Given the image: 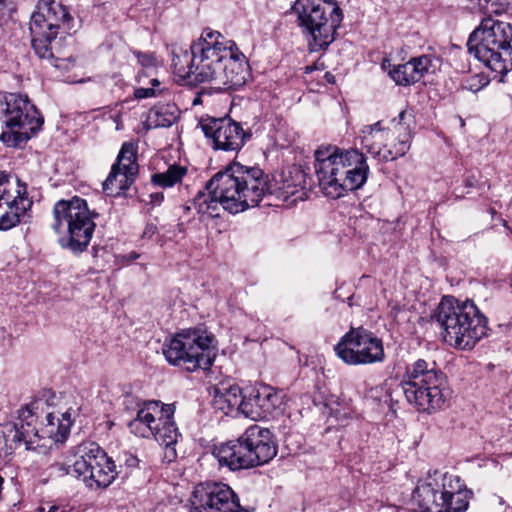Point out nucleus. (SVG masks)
<instances>
[{"instance_id":"obj_11","label":"nucleus","mask_w":512,"mask_h":512,"mask_svg":"<svg viewBox=\"0 0 512 512\" xmlns=\"http://www.w3.org/2000/svg\"><path fill=\"white\" fill-rule=\"evenodd\" d=\"M216 340L205 327L182 329L162 346L166 360L172 365L187 364L190 371L208 369L214 360Z\"/></svg>"},{"instance_id":"obj_4","label":"nucleus","mask_w":512,"mask_h":512,"mask_svg":"<svg viewBox=\"0 0 512 512\" xmlns=\"http://www.w3.org/2000/svg\"><path fill=\"white\" fill-rule=\"evenodd\" d=\"M222 201V208L232 214L255 207L267 195L268 176L259 167L232 163L217 172L206 184Z\"/></svg>"},{"instance_id":"obj_16","label":"nucleus","mask_w":512,"mask_h":512,"mask_svg":"<svg viewBox=\"0 0 512 512\" xmlns=\"http://www.w3.org/2000/svg\"><path fill=\"white\" fill-rule=\"evenodd\" d=\"M199 126L214 151L239 152L250 139L249 131L230 117L202 118Z\"/></svg>"},{"instance_id":"obj_30","label":"nucleus","mask_w":512,"mask_h":512,"mask_svg":"<svg viewBox=\"0 0 512 512\" xmlns=\"http://www.w3.org/2000/svg\"><path fill=\"white\" fill-rule=\"evenodd\" d=\"M185 166L173 164L165 172L155 173L151 176L153 184L162 188H171L180 183L187 174Z\"/></svg>"},{"instance_id":"obj_37","label":"nucleus","mask_w":512,"mask_h":512,"mask_svg":"<svg viewBox=\"0 0 512 512\" xmlns=\"http://www.w3.org/2000/svg\"><path fill=\"white\" fill-rule=\"evenodd\" d=\"M157 232L156 225L149 223L145 226L144 231L142 233L143 238L151 239Z\"/></svg>"},{"instance_id":"obj_43","label":"nucleus","mask_w":512,"mask_h":512,"mask_svg":"<svg viewBox=\"0 0 512 512\" xmlns=\"http://www.w3.org/2000/svg\"><path fill=\"white\" fill-rule=\"evenodd\" d=\"M6 11V0H0V19L5 15Z\"/></svg>"},{"instance_id":"obj_3","label":"nucleus","mask_w":512,"mask_h":512,"mask_svg":"<svg viewBox=\"0 0 512 512\" xmlns=\"http://www.w3.org/2000/svg\"><path fill=\"white\" fill-rule=\"evenodd\" d=\"M432 321L439 327L443 342L457 350H471L487 336V318L472 300L444 296Z\"/></svg>"},{"instance_id":"obj_40","label":"nucleus","mask_w":512,"mask_h":512,"mask_svg":"<svg viewBox=\"0 0 512 512\" xmlns=\"http://www.w3.org/2000/svg\"><path fill=\"white\" fill-rule=\"evenodd\" d=\"M489 503L491 506H496V505H499V506H503L505 504V501L502 497L500 496H497V495H493L490 499H489Z\"/></svg>"},{"instance_id":"obj_5","label":"nucleus","mask_w":512,"mask_h":512,"mask_svg":"<svg viewBox=\"0 0 512 512\" xmlns=\"http://www.w3.org/2000/svg\"><path fill=\"white\" fill-rule=\"evenodd\" d=\"M473 491L456 474L434 470L418 480L412 493L414 512H466Z\"/></svg>"},{"instance_id":"obj_19","label":"nucleus","mask_w":512,"mask_h":512,"mask_svg":"<svg viewBox=\"0 0 512 512\" xmlns=\"http://www.w3.org/2000/svg\"><path fill=\"white\" fill-rule=\"evenodd\" d=\"M138 146L134 142H124L116 162L103 182V190L109 196H120L134 183L139 171L137 163Z\"/></svg>"},{"instance_id":"obj_9","label":"nucleus","mask_w":512,"mask_h":512,"mask_svg":"<svg viewBox=\"0 0 512 512\" xmlns=\"http://www.w3.org/2000/svg\"><path fill=\"white\" fill-rule=\"evenodd\" d=\"M97 216L86 200L78 196L57 201L53 207L52 229L61 235L60 246L75 254L84 252L93 237Z\"/></svg>"},{"instance_id":"obj_15","label":"nucleus","mask_w":512,"mask_h":512,"mask_svg":"<svg viewBox=\"0 0 512 512\" xmlns=\"http://www.w3.org/2000/svg\"><path fill=\"white\" fill-rule=\"evenodd\" d=\"M335 352L350 365L372 364L384 359L382 340L363 327L351 328L335 346Z\"/></svg>"},{"instance_id":"obj_6","label":"nucleus","mask_w":512,"mask_h":512,"mask_svg":"<svg viewBox=\"0 0 512 512\" xmlns=\"http://www.w3.org/2000/svg\"><path fill=\"white\" fill-rule=\"evenodd\" d=\"M277 453L269 429L251 425L237 440L216 445L213 456L220 467L238 471L268 463Z\"/></svg>"},{"instance_id":"obj_46","label":"nucleus","mask_w":512,"mask_h":512,"mask_svg":"<svg viewBox=\"0 0 512 512\" xmlns=\"http://www.w3.org/2000/svg\"><path fill=\"white\" fill-rule=\"evenodd\" d=\"M60 470L64 471L65 473H70V471L63 466H60Z\"/></svg>"},{"instance_id":"obj_23","label":"nucleus","mask_w":512,"mask_h":512,"mask_svg":"<svg viewBox=\"0 0 512 512\" xmlns=\"http://www.w3.org/2000/svg\"><path fill=\"white\" fill-rule=\"evenodd\" d=\"M403 391L408 402L422 412L441 408L445 401L440 386H408Z\"/></svg>"},{"instance_id":"obj_1","label":"nucleus","mask_w":512,"mask_h":512,"mask_svg":"<svg viewBox=\"0 0 512 512\" xmlns=\"http://www.w3.org/2000/svg\"><path fill=\"white\" fill-rule=\"evenodd\" d=\"M174 73L189 83H209L215 90L237 89L245 84L247 63L235 42L205 29L189 49L173 51Z\"/></svg>"},{"instance_id":"obj_34","label":"nucleus","mask_w":512,"mask_h":512,"mask_svg":"<svg viewBox=\"0 0 512 512\" xmlns=\"http://www.w3.org/2000/svg\"><path fill=\"white\" fill-rule=\"evenodd\" d=\"M178 109L174 104L156 106L153 110L158 126L169 127L177 119Z\"/></svg>"},{"instance_id":"obj_2","label":"nucleus","mask_w":512,"mask_h":512,"mask_svg":"<svg viewBox=\"0 0 512 512\" xmlns=\"http://www.w3.org/2000/svg\"><path fill=\"white\" fill-rule=\"evenodd\" d=\"M314 169L320 189L332 199L361 188L369 174V166L362 152L337 147L317 150Z\"/></svg>"},{"instance_id":"obj_25","label":"nucleus","mask_w":512,"mask_h":512,"mask_svg":"<svg viewBox=\"0 0 512 512\" xmlns=\"http://www.w3.org/2000/svg\"><path fill=\"white\" fill-rule=\"evenodd\" d=\"M406 384H433L446 380L445 374L437 368L435 362L428 363L418 359L406 368Z\"/></svg>"},{"instance_id":"obj_12","label":"nucleus","mask_w":512,"mask_h":512,"mask_svg":"<svg viewBox=\"0 0 512 512\" xmlns=\"http://www.w3.org/2000/svg\"><path fill=\"white\" fill-rule=\"evenodd\" d=\"M406 115V111H401L398 121L393 119L392 128L385 129L380 121L364 126L359 134L362 148L380 161L404 156L410 148L411 139L409 124L404 122Z\"/></svg>"},{"instance_id":"obj_13","label":"nucleus","mask_w":512,"mask_h":512,"mask_svg":"<svg viewBox=\"0 0 512 512\" xmlns=\"http://www.w3.org/2000/svg\"><path fill=\"white\" fill-rule=\"evenodd\" d=\"M72 17L67 8L55 0H39L37 11L30 20L31 43L35 53L43 59L54 57L53 42L59 30L70 29Z\"/></svg>"},{"instance_id":"obj_38","label":"nucleus","mask_w":512,"mask_h":512,"mask_svg":"<svg viewBox=\"0 0 512 512\" xmlns=\"http://www.w3.org/2000/svg\"><path fill=\"white\" fill-rule=\"evenodd\" d=\"M35 512H66L64 508L55 505L40 506Z\"/></svg>"},{"instance_id":"obj_36","label":"nucleus","mask_w":512,"mask_h":512,"mask_svg":"<svg viewBox=\"0 0 512 512\" xmlns=\"http://www.w3.org/2000/svg\"><path fill=\"white\" fill-rule=\"evenodd\" d=\"M138 62L146 68L154 67L156 65V58L153 54L148 53H138L137 54Z\"/></svg>"},{"instance_id":"obj_26","label":"nucleus","mask_w":512,"mask_h":512,"mask_svg":"<svg viewBox=\"0 0 512 512\" xmlns=\"http://www.w3.org/2000/svg\"><path fill=\"white\" fill-rule=\"evenodd\" d=\"M173 416L163 415L162 420H158L156 429L153 431V437L160 445L165 447V457L168 461L176 458L175 445L180 436Z\"/></svg>"},{"instance_id":"obj_24","label":"nucleus","mask_w":512,"mask_h":512,"mask_svg":"<svg viewBox=\"0 0 512 512\" xmlns=\"http://www.w3.org/2000/svg\"><path fill=\"white\" fill-rule=\"evenodd\" d=\"M213 406L223 411L226 415L233 411L243 414L245 401V386H212L210 391Z\"/></svg>"},{"instance_id":"obj_35","label":"nucleus","mask_w":512,"mask_h":512,"mask_svg":"<svg viewBox=\"0 0 512 512\" xmlns=\"http://www.w3.org/2000/svg\"><path fill=\"white\" fill-rule=\"evenodd\" d=\"M151 87H141L137 88L134 91V96L136 99H145L150 97H156L159 95H164L168 92V88L164 85L163 82L158 80L157 78H153L150 81Z\"/></svg>"},{"instance_id":"obj_41","label":"nucleus","mask_w":512,"mask_h":512,"mask_svg":"<svg viewBox=\"0 0 512 512\" xmlns=\"http://www.w3.org/2000/svg\"><path fill=\"white\" fill-rule=\"evenodd\" d=\"M113 122L115 123V129L116 130H121L123 128L122 126V121H121V116L119 114H115L113 116H111Z\"/></svg>"},{"instance_id":"obj_7","label":"nucleus","mask_w":512,"mask_h":512,"mask_svg":"<svg viewBox=\"0 0 512 512\" xmlns=\"http://www.w3.org/2000/svg\"><path fill=\"white\" fill-rule=\"evenodd\" d=\"M292 12L311 52L326 50L335 41L343 20L336 0H296Z\"/></svg>"},{"instance_id":"obj_27","label":"nucleus","mask_w":512,"mask_h":512,"mask_svg":"<svg viewBox=\"0 0 512 512\" xmlns=\"http://www.w3.org/2000/svg\"><path fill=\"white\" fill-rule=\"evenodd\" d=\"M45 424L42 429L43 434L55 442H63L70 433L73 424L70 410L64 413H48L45 417Z\"/></svg>"},{"instance_id":"obj_29","label":"nucleus","mask_w":512,"mask_h":512,"mask_svg":"<svg viewBox=\"0 0 512 512\" xmlns=\"http://www.w3.org/2000/svg\"><path fill=\"white\" fill-rule=\"evenodd\" d=\"M246 395L243 405V415L252 419L259 420L267 418L266 404L262 396L260 386H245Z\"/></svg>"},{"instance_id":"obj_22","label":"nucleus","mask_w":512,"mask_h":512,"mask_svg":"<svg viewBox=\"0 0 512 512\" xmlns=\"http://www.w3.org/2000/svg\"><path fill=\"white\" fill-rule=\"evenodd\" d=\"M35 417L32 409L28 406L18 410V421L7 424L2 431L7 441L15 445L24 444L26 450L33 449L35 439L38 438V431L34 425Z\"/></svg>"},{"instance_id":"obj_21","label":"nucleus","mask_w":512,"mask_h":512,"mask_svg":"<svg viewBox=\"0 0 512 512\" xmlns=\"http://www.w3.org/2000/svg\"><path fill=\"white\" fill-rule=\"evenodd\" d=\"M268 185L267 195H273L284 203L294 204L303 200L305 195V173L295 167L288 174L283 172L279 179H275L274 184L268 181Z\"/></svg>"},{"instance_id":"obj_20","label":"nucleus","mask_w":512,"mask_h":512,"mask_svg":"<svg viewBox=\"0 0 512 512\" xmlns=\"http://www.w3.org/2000/svg\"><path fill=\"white\" fill-rule=\"evenodd\" d=\"M175 407L173 404H162L160 401H147L138 410L136 417L131 420L128 427L134 435L142 438H149L156 429L158 420L163 415L173 416Z\"/></svg>"},{"instance_id":"obj_33","label":"nucleus","mask_w":512,"mask_h":512,"mask_svg":"<svg viewBox=\"0 0 512 512\" xmlns=\"http://www.w3.org/2000/svg\"><path fill=\"white\" fill-rule=\"evenodd\" d=\"M408 63L416 83L435 70L434 59L429 55L413 57Z\"/></svg>"},{"instance_id":"obj_31","label":"nucleus","mask_w":512,"mask_h":512,"mask_svg":"<svg viewBox=\"0 0 512 512\" xmlns=\"http://www.w3.org/2000/svg\"><path fill=\"white\" fill-rule=\"evenodd\" d=\"M382 69L388 72L390 78L399 86H410L415 84V79L411 72L408 62L404 64L391 65L388 60H384L381 64Z\"/></svg>"},{"instance_id":"obj_18","label":"nucleus","mask_w":512,"mask_h":512,"mask_svg":"<svg viewBox=\"0 0 512 512\" xmlns=\"http://www.w3.org/2000/svg\"><path fill=\"white\" fill-rule=\"evenodd\" d=\"M189 512H244L234 490L222 482L197 485L190 499Z\"/></svg>"},{"instance_id":"obj_44","label":"nucleus","mask_w":512,"mask_h":512,"mask_svg":"<svg viewBox=\"0 0 512 512\" xmlns=\"http://www.w3.org/2000/svg\"><path fill=\"white\" fill-rule=\"evenodd\" d=\"M150 197H151L152 202H156V203H160L161 200L163 199V195L159 194V193L151 194Z\"/></svg>"},{"instance_id":"obj_10","label":"nucleus","mask_w":512,"mask_h":512,"mask_svg":"<svg viewBox=\"0 0 512 512\" xmlns=\"http://www.w3.org/2000/svg\"><path fill=\"white\" fill-rule=\"evenodd\" d=\"M43 118L25 95L0 92V140L8 146L27 142Z\"/></svg>"},{"instance_id":"obj_39","label":"nucleus","mask_w":512,"mask_h":512,"mask_svg":"<svg viewBox=\"0 0 512 512\" xmlns=\"http://www.w3.org/2000/svg\"><path fill=\"white\" fill-rule=\"evenodd\" d=\"M125 465L130 468H134L138 465V459L136 456L132 454H125Z\"/></svg>"},{"instance_id":"obj_32","label":"nucleus","mask_w":512,"mask_h":512,"mask_svg":"<svg viewBox=\"0 0 512 512\" xmlns=\"http://www.w3.org/2000/svg\"><path fill=\"white\" fill-rule=\"evenodd\" d=\"M266 404L268 417L276 411H281L286 402L287 394L284 389L275 386H260Z\"/></svg>"},{"instance_id":"obj_17","label":"nucleus","mask_w":512,"mask_h":512,"mask_svg":"<svg viewBox=\"0 0 512 512\" xmlns=\"http://www.w3.org/2000/svg\"><path fill=\"white\" fill-rule=\"evenodd\" d=\"M31 206L32 201L27 196L26 184H21L19 179L13 182L9 174L1 172L0 231L17 226Z\"/></svg>"},{"instance_id":"obj_42","label":"nucleus","mask_w":512,"mask_h":512,"mask_svg":"<svg viewBox=\"0 0 512 512\" xmlns=\"http://www.w3.org/2000/svg\"><path fill=\"white\" fill-rule=\"evenodd\" d=\"M476 184V179L474 176L467 177L465 179V186L466 187H473Z\"/></svg>"},{"instance_id":"obj_8","label":"nucleus","mask_w":512,"mask_h":512,"mask_svg":"<svg viewBox=\"0 0 512 512\" xmlns=\"http://www.w3.org/2000/svg\"><path fill=\"white\" fill-rule=\"evenodd\" d=\"M468 51L492 71L504 75L512 69V23L485 18L470 34Z\"/></svg>"},{"instance_id":"obj_14","label":"nucleus","mask_w":512,"mask_h":512,"mask_svg":"<svg viewBox=\"0 0 512 512\" xmlns=\"http://www.w3.org/2000/svg\"><path fill=\"white\" fill-rule=\"evenodd\" d=\"M78 453L71 472L90 489L107 488L119 474L115 462L97 443H82Z\"/></svg>"},{"instance_id":"obj_45","label":"nucleus","mask_w":512,"mask_h":512,"mask_svg":"<svg viewBox=\"0 0 512 512\" xmlns=\"http://www.w3.org/2000/svg\"><path fill=\"white\" fill-rule=\"evenodd\" d=\"M138 257H139V255L137 253H135V252H132V253L129 254V259H131V260H135Z\"/></svg>"},{"instance_id":"obj_28","label":"nucleus","mask_w":512,"mask_h":512,"mask_svg":"<svg viewBox=\"0 0 512 512\" xmlns=\"http://www.w3.org/2000/svg\"><path fill=\"white\" fill-rule=\"evenodd\" d=\"M193 207L202 220L215 218L220 216L222 201L211 189L205 187V190L199 191L193 199Z\"/></svg>"}]
</instances>
